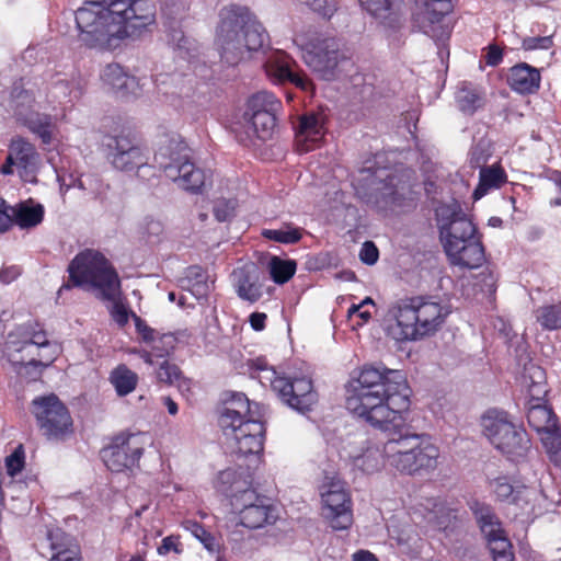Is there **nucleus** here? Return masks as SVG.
<instances>
[{"label": "nucleus", "mask_w": 561, "mask_h": 561, "mask_svg": "<svg viewBox=\"0 0 561 561\" xmlns=\"http://www.w3.org/2000/svg\"><path fill=\"white\" fill-rule=\"evenodd\" d=\"M32 405L39 428L48 438L60 439L72 432L70 413L57 396L37 397Z\"/></svg>", "instance_id": "obj_16"}, {"label": "nucleus", "mask_w": 561, "mask_h": 561, "mask_svg": "<svg viewBox=\"0 0 561 561\" xmlns=\"http://www.w3.org/2000/svg\"><path fill=\"white\" fill-rule=\"evenodd\" d=\"M352 466L366 474H371L381 470L386 463L383 458V446L366 445L358 450L350 454Z\"/></svg>", "instance_id": "obj_32"}, {"label": "nucleus", "mask_w": 561, "mask_h": 561, "mask_svg": "<svg viewBox=\"0 0 561 561\" xmlns=\"http://www.w3.org/2000/svg\"><path fill=\"white\" fill-rule=\"evenodd\" d=\"M125 352L129 355H136L138 357H140L146 364L148 365H153V360H152V354L151 352L148 350V346L147 347H128L125 350Z\"/></svg>", "instance_id": "obj_57"}, {"label": "nucleus", "mask_w": 561, "mask_h": 561, "mask_svg": "<svg viewBox=\"0 0 561 561\" xmlns=\"http://www.w3.org/2000/svg\"><path fill=\"white\" fill-rule=\"evenodd\" d=\"M47 540L53 551L50 561H81L79 546L76 540L61 529L48 530Z\"/></svg>", "instance_id": "obj_31"}, {"label": "nucleus", "mask_w": 561, "mask_h": 561, "mask_svg": "<svg viewBox=\"0 0 561 561\" xmlns=\"http://www.w3.org/2000/svg\"><path fill=\"white\" fill-rule=\"evenodd\" d=\"M522 385L527 392V420L529 425L539 434L557 426V419L550 407L545 402L548 393L545 370L529 363L525 366Z\"/></svg>", "instance_id": "obj_10"}, {"label": "nucleus", "mask_w": 561, "mask_h": 561, "mask_svg": "<svg viewBox=\"0 0 561 561\" xmlns=\"http://www.w3.org/2000/svg\"><path fill=\"white\" fill-rule=\"evenodd\" d=\"M455 0H414L412 26L437 43L449 37L444 19L454 9Z\"/></svg>", "instance_id": "obj_15"}, {"label": "nucleus", "mask_w": 561, "mask_h": 561, "mask_svg": "<svg viewBox=\"0 0 561 561\" xmlns=\"http://www.w3.org/2000/svg\"><path fill=\"white\" fill-rule=\"evenodd\" d=\"M346 409L371 426L391 435L383 443L386 463L400 473L431 472L438 466L439 449L424 435L402 433L410 408V389L400 370L365 365L346 390Z\"/></svg>", "instance_id": "obj_1"}, {"label": "nucleus", "mask_w": 561, "mask_h": 561, "mask_svg": "<svg viewBox=\"0 0 561 561\" xmlns=\"http://www.w3.org/2000/svg\"><path fill=\"white\" fill-rule=\"evenodd\" d=\"M386 180L387 183L385 184L382 196L389 199L393 205L403 206L401 198L404 197L405 194L411 195V186L394 174L388 175Z\"/></svg>", "instance_id": "obj_40"}, {"label": "nucleus", "mask_w": 561, "mask_h": 561, "mask_svg": "<svg viewBox=\"0 0 561 561\" xmlns=\"http://www.w3.org/2000/svg\"><path fill=\"white\" fill-rule=\"evenodd\" d=\"M68 272L75 285L95 290L102 299H114L117 296L121 284L118 275L98 251L85 250L77 254Z\"/></svg>", "instance_id": "obj_6"}, {"label": "nucleus", "mask_w": 561, "mask_h": 561, "mask_svg": "<svg viewBox=\"0 0 561 561\" xmlns=\"http://www.w3.org/2000/svg\"><path fill=\"white\" fill-rule=\"evenodd\" d=\"M263 416L257 403L252 405L243 393L234 394L219 417L227 448L242 456L260 454L265 437Z\"/></svg>", "instance_id": "obj_5"}, {"label": "nucleus", "mask_w": 561, "mask_h": 561, "mask_svg": "<svg viewBox=\"0 0 561 561\" xmlns=\"http://www.w3.org/2000/svg\"><path fill=\"white\" fill-rule=\"evenodd\" d=\"M503 53L497 46H490L485 56L489 66H496L502 61Z\"/></svg>", "instance_id": "obj_61"}, {"label": "nucleus", "mask_w": 561, "mask_h": 561, "mask_svg": "<svg viewBox=\"0 0 561 561\" xmlns=\"http://www.w3.org/2000/svg\"><path fill=\"white\" fill-rule=\"evenodd\" d=\"M217 486L221 492H231V497L236 493L243 491L245 488H250L248 482L241 479V474L231 468L222 470L218 473Z\"/></svg>", "instance_id": "obj_41"}, {"label": "nucleus", "mask_w": 561, "mask_h": 561, "mask_svg": "<svg viewBox=\"0 0 561 561\" xmlns=\"http://www.w3.org/2000/svg\"><path fill=\"white\" fill-rule=\"evenodd\" d=\"M237 202L233 198H217L214 205V215L218 221H227L234 216Z\"/></svg>", "instance_id": "obj_49"}, {"label": "nucleus", "mask_w": 561, "mask_h": 561, "mask_svg": "<svg viewBox=\"0 0 561 561\" xmlns=\"http://www.w3.org/2000/svg\"><path fill=\"white\" fill-rule=\"evenodd\" d=\"M378 255H379L378 249L376 248V245L373 242L366 241L362 245V249L359 252V257L365 264H368V265L375 264L378 260Z\"/></svg>", "instance_id": "obj_55"}, {"label": "nucleus", "mask_w": 561, "mask_h": 561, "mask_svg": "<svg viewBox=\"0 0 561 561\" xmlns=\"http://www.w3.org/2000/svg\"><path fill=\"white\" fill-rule=\"evenodd\" d=\"M294 43L300 49L305 65L320 78L330 80L343 59L339 43L333 37L298 35Z\"/></svg>", "instance_id": "obj_12"}, {"label": "nucleus", "mask_w": 561, "mask_h": 561, "mask_svg": "<svg viewBox=\"0 0 561 561\" xmlns=\"http://www.w3.org/2000/svg\"><path fill=\"white\" fill-rule=\"evenodd\" d=\"M456 102L461 112L472 114L483 106L484 92L471 83L462 82L456 92Z\"/></svg>", "instance_id": "obj_35"}, {"label": "nucleus", "mask_w": 561, "mask_h": 561, "mask_svg": "<svg viewBox=\"0 0 561 561\" xmlns=\"http://www.w3.org/2000/svg\"><path fill=\"white\" fill-rule=\"evenodd\" d=\"M445 253L451 265L462 268H478L484 262V249L477 236L467 239L459 245L449 243Z\"/></svg>", "instance_id": "obj_27"}, {"label": "nucleus", "mask_w": 561, "mask_h": 561, "mask_svg": "<svg viewBox=\"0 0 561 561\" xmlns=\"http://www.w3.org/2000/svg\"><path fill=\"white\" fill-rule=\"evenodd\" d=\"M174 386L178 387V389L180 390V392L182 393V396L186 397V398H190L192 396V390H193V381L186 377H183L182 375L180 376V378L175 381Z\"/></svg>", "instance_id": "obj_60"}, {"label": "nucleus", "mask_w": 561, "mask_h": 561, "mask_svg": "<svg viewBox=\"0 0 561 561\" xmlns=\"http://www.w3.org/2000/svg\"><path fill=\"white\" fill-rule=\"evenodd\" d=\"M232 283L238 296L243 300L255 302L262 297L260 273L253 264L236 268L232 272Z\"/></svg>", "instance_id": "obj_29"}, {"label": "nucleus", "mask_w": 561, "mask_h": 561, "mask_svg": "<svg viewBox=\"0 0 561 561\" xmlns=\"http://www.w3.org/2000/svg\"><path fill=\"white\" fill-rule=\"evenodd\" d=\"M445 511L443 504H434V508L427 513L426 519L430 523H434L437 527L443 528L447 525L444 515Z\"/></svg>", "instance_id": "obj_56"}, {"label": "nucleus", "mask_w": 561, "mask_h": 561, "mask_svg": "<svg viewBox=\"0 0 561 561\" xmlns=\"http://www.w3.org/2000/svg\"><path fill=\"white\" fill-rule=\"evenodd\" d=\"M506 82L518 94H534L540 88L541 75L539 69L520 62L510 68Z\"/></svg>", "instance_id": "obj_28"}, {"label": "nucleus", "mask_w": 561, "mask_h": 561, "mask_svg": "<svg viewBox=\"0 0 561 561\" xmlns=\"http://www.w3.org/2000/svg\"><path fill=\"white\" fill-rule=\"evenodd\" d=\"M266 75L276 82H290L302 91H312L313 84L309 78L300 71H297V62L285 51L277 50L266 60Z\"/></svg>", "instance_id": "obj_22"}, {"label": "nucleus", "mask_w": 561, "mask_h": 561, "mask_svg": "<svg viewBox=\"0 0 561 561\" xmlns=\"http://www.w3.org/2000/svg\"><path fill=\"white\" fill-rule=\"evenodd\" d=\"M353 561H379L374 553L368 550H359L352 556Z\"/></svg>", "instance_id": "obj_64"}, {"label": "nucleus", "mask_w": 561, "mask_h": 561, "mask_svg": "<svg viewBox=\"0 0 561 561\" xmlns=\"http://www.w3.org/2000/svg\"><path fill=\"white\" fill-rule=\"evenodd\" d=\"M253 367L256 374L255 378L263 386H270L279 399L291 409L306 413L317 403L318 394L309 377L280 376L263 358H256L253 362Z\"/></svg>", "instance_id": "obj_7"}, {"label": "nucleus", "mask_w": 561, "mask_h": 561, "mask_svg": "<svg viewBox=\"0 0 561 561\" xmlns=\"http://www.w3.org/2000/svg\"><path fill=\"white\" fill-rule=\"evenodd\" d=\"M483 435L503 455L512 460L526 457L530 439L522 425L515 424L505 412L488 411L481 421Z\"/></svg>", "instance_id": "obj_8"}, {"label": "nucleus", "mask_w": 561, "mask_h": 561, "mask_svg": "<svg viewBox=\"0 0 561 561\" xmlns=\"http://www.w3.org/2000/svg\"><path fill=\"white\" fill-rule=\"evenodd\" d=\"M491 490L499 500L518 503L522 499L529 500L536 494L534 489L525 485H513L506 477H499L491 482Z\"/></svg>", "instance_id": "obj_33"}, {"label": "nucleus", "mask_w": 561, "mask_h": 561, "mask_svg": "<svg viewBox=\"0 0 561 561\" xmlns=\"http://www.w3.org/2000/svg\"><path fill=\"white\" fill-rule=\"evenodd\" d=\"M540 439L550 460L556 465H561V433L558 427L541 433Z\"/></svg>", "instance_id": "obj_44"}, {"label": "nucleus", "mask_w": 561, "mask_h": 561, "mask_svg": "<svg viewBox=\"0 0 561 561\" xmlns=\"http://www.w3.org/2000/svg\"><path fill=\"white\" fill-rule=\"evenodd\" d=\"M472 510L480 529L486 538L493 560L514 561L512 545L493 511L489 506L478 503L472 506Z\"/></svg>", "instance_id": "obj_20"}, {"label": "nucleus", "mask_w": 561, "mask_h": 561, "mask_svg": "<svg viewBox=\"0 0 561 561\" xmlns=\"http://www.w3.org/2000/svg\"><path fill=\"white\" fill-rule=\"evenodd\" d=\"M108 159L114 168L122 171H133L147 164V158L140 147L126 136L108 139L106 144Z\"/></svg>", "instance_id": "obj_23"}, {"label": "nucleus", "mask_w": 561, "mask_h": 561, "mask_svg": "<svg viewBox=\"0 0 561 561\" xmlns=\"http://www.w3.org/2000/svg\"><path fill=\"white\" fill-rule=\"evenodd\" d=\"M233 510L239 514L240 523L250 529H257L275 523L276 508L270 500L256 493L251 488L236 493L231 499Z\"/></svg>", "instance_id": "obj_17"}, {"label": "nucleus", "mask_w": 561, "mask_h": 561, "mask_svg": "<svg viewBox=\"0 0 561 561\" xmlns=\"http://www.w3.org/2000/svg\"><path fill=\"white\" fill-rule=\"evenodd\" d=\"M156 161L165 176L190 192H199L207 182L206 173L190 161L188 148L179 138H171L156 153Z\"/></svg>", "instance_id": "obj_9"}, {"label": "nucleus", "mask_w": 561, "mask_h": 561, "mask_svg": "<svg viewBox=\"0 0 561 561\" xmlns=\"http://www.w3.org/2000/svg\"><path fill=\"white\" fill-rule=\"evenodd\" d=\"M157 552L159 556H167L170 552L181 554L183 552V545L180 536L171 535L162 539L161 545L158 547Z\"/></svg>", "instance_id": "obj_53"}, {"label": "nucleus", "mask_w": 561, "mask_h": 561, "mask_svg": "<svg viewBox=\"0 0 561 561\" xmlns=\"http://www.w3.org/2000/svg\"><path fill=\"white\" fill-rule=\"evenodd\" d=\"M506 182V174L499 165H490L480 170V179L473 192L474 199H480L491 190L501 187Z\"/></svg>", "instance_id": "obj_36"}, {"label": "nucleus", "mask_w": 561, "mask_h": 561, "mask_svg": "<svg viewBox=\"0 0 561 561\" xmlns=\"http://www.w3.org/2000/svg\"><path fill=\"white\" fill-rule=\"evenodd\" d=\"M298 3L308 7L311 11L323 18H331L336 10L334 0H297Z\"/></svg>", "instance_id": "obj_50"}, {"label": "nucleus", "mask_w": 561, "mask_h": 561, "mask_svg": "<svg viewBox=\"0 0 561 561\" xmlns=\"http://www.w3.org/2000/svg\"><path fill=\"white\" fill-rule=\"evenodd\" d=\"M38 165V154L32 144L23 139H14L9 146L2 174L16 172L25 182H33Z\"/></svg>", "instance_id": "obj_21"}, {"label": "nucleus", "mask_w": 561, "mask_h": 561, "mask_svg": "<svg viewBox=\"0 0 561 561\" xmlns=\"http://www.w3.org/2000/svg\"><path fill=\"white\" fill-rule=\"evenodd\" d=\"M449 313L448 306L431 298L401 299L389 307L386 330L398 342L420 341L435 334Z\"/></svg>", "instance_id": "obj_3"}, {"label": "nucleus", "mask_w": 561, "mask_h": 561, "mask_svg": "<svg viewBox=\"0 0 561 561\" xmlns=\"http://www.w3.org/2000/svg\"><path fill=\"white\" fill-rule=\"evenodd\" d=\"M101 80L105 88L123 95H138L141 90L139 80L126 73L117 64L106 65L102 69Z\"/></svg>", "instance_id": "obj_30"}, {"label": "nucleus", "mask_w": 561, "mask_h": 561, "mask_svg": "<svg viewBox=\"0 0 561 561\" xmlns=\"http://www.w3.org/2000/svg\"><path fill=\"white\" fill-rule=\"evenodd\" d=\"M304 230L293 225H284L279 229H264L262 236L279 243L293 244L302 238Z\"/></svg>", "instance_id": "obj_43"}, {"label": "nucleus", "mask_w": 561, "mask_h": 561, "mask_svg": "<svg viewBox=\"0 0 561 561\" xmlns=\"http://www.w3.org/2000/svg\"><path fill=\"white\" fill-rule=\"evenodd\" d=\"M22 116V112H19ZM28 129L36 134L45 145H49L55 139L56 127L53 125L50 117L38 113H31L26 117H21Z\"/></svg>", "instance_id": "obj_38"}, {"label": "nucleus", "mask_w": 561, "mask_h": 561, "mask_svg": "<svg viewBox=\"0 0 561 561\" xmlns=\"http://www.w3.org/2000/svg\"><path fill=\"white\" fill-rule=\"evenodd\" d=\"M360 5L376 19H386L400 0H358Z\"/></svg>", "instance_id": "obj_47"}, {"label": "nucleus", "mask_w": 561, "mask_h": 561, "mask_svg": "<svg viewBox=\"0 0 561 561\" xmlns=\"http://www.w3.org/2000/svg\"><path fill=\"white\" fill-rule=\"evenodd\" d=\"M321 514L334 530H346L353 524V503L346 483L327 476L319 486Z\"/></svg>", "instance_id": "obj_13"}, {"label": "nucleus", "mask_w": 561, "mask_h": 561, "mask_svg": "<svg viewBox=\"0 0 561 561\" xmlns=\"http://www.w3.org/2000/svg\"><path fill=\"white\" fill-rule=\"evenodd\" d=\"M214 282L208 280V276L199 266H191L186 271V276L181 280V287L190 291L196 299H203L208 296Z\"/></svg>", "instance_id": "obj_34"}, {"label": "nucleus", "mask_w": 561, "mask_h": 561, "mask_svg": "<svg viewBox=\"0 0 561 561\" xmlns=\"http://www.w3.org/2000/svg\"><path fill=\"white\" fill-rule=\"evenodd\" d=\"M7 352L9 360L14 365L18 375L22 378L32 381L37 380L46 369L36 360V357H26L24 353Z\"/></svg>", "instance_id": "obj_37"}, {"label": "nucleus", "mask_w": 561, "mask_h": 561, "mask_svg": "<svg viewBox=\"0 0 561 561\" xmlns=\"http://www.w3.org/2000/svg\"><path fill=\"white\" fill-rule=\"evenodd\" d=\"M5 348L14 353H24L26 357H36L45 368L49 367L61 352L59 344L49 341L46 332L35 322L24 323L10 331Z\"/></svg>", "instance_id": "obj_11"}, {"label": "nucleus", "mask_w": 561, "mask_h": 561, "mask_svg": "<svg viewBox=\"0 0 561 561\" xmlns=\"http://www.w3.org/2000/svg\"><path fill=\"white\" fill-rule=\"evenodd\" d=\"M325 115L310 112L301 116L296 131L298 151L308 152L316 148L325 134Z\"/></svg>", "instance_id": "obj_25"}, {"label": "nucleus", "mask_w": 561, "mask_h": 561, "mask_svg": "<svg viewBox=\"0 0 561 561\" xmlns=\"http://www.w3.org/2000/svg\"><path fill=\"white\" fill-rule=\"evenodd\" d=\"M181 375L180 368L168 360H164L157 370L158 379L169 385H174Z\"/></svg>", "instance_id": "obj_52"}, {"label": "nucleus", "mask_w": 561, "mask_h": 561, "mask_svg": "<svg viewBox=\"0 0 561 561\" xmlns=\"http://www.w3.org/2000/svg\"><path fill=\"white\" fill-rule=\"evenodd\" d=\"M110 382L119 397H125L136 389L138 375L126 365L121 364L111 371Z\"/></svg>", "instance_id": "obj_39"}, {"label": "nucleus", "mask_w": 561, "mask_h": 561, "mask_svg": "<svg viewBox=\"0 0 561 561\" xmlns=\"http://www.w3.org/2000/svg\"><path fill=\"white\" fill-rule=\"evenodd\" d=\"M536 319L546 330L561 328V304L543 306L536 310Z\"/></svg>", "instance_id": "obj_45"}, {"label": "nucleus", "mask_w": 561, "mask_h": 561, "mask_svg": "<svg viewBox=\"0 0 561 561\" xmlns=\"http://www.w3.org/2000/svg\"><path fill=\"white\" fill-rule=\"evenodd\" d=\"M267 42L265 28L248 8L232 4L221 10L217 45L226 64L238 65Z\"/></svg>", "instance_id": "obj_4"}, {"label": "nucleus", "mask_w": 561, "mask_h": 561, "mask_svg": "<svg viewBox=\"0 0 561 561\" xmlns=\"http://www.w3.org/2000/svg\"><path fill=\"white\" fill-rule=\"evenodd\" d=\"M547 178L549 181H551L554 184L557 192L560 194L559 197L550 201V205L551 206H561V172L550 171L548 173Z\"/></svg>", "instance_id": "obj_58"}, {"label": "nucleus", "mask_w": 561, "mask_h": 561, "mask_svg": "<svg viewBox=\"0 0 561 561\" xmlns=\"http://www.w3.org/2000/svg\"><path fill=\"white\" fill-rule=\"evenodd\" d=\"M150 443L146 433H122L103 448L101 457L105 466L113 472H123L136 467Z\"/></svg>", "instance_id": "obj_14"}, {"label": "nucleus", "mask_w": 561, "mask_h": 561, "mask_svg": "<svg viewBox=\"0 0 561 561\" xmlns=\"http://www.w3.org/2000/svg\"><path fill=\"white\" fill-rule=\"evenodd\" d=\"M45 208L42 204L27 199L9 206L2 199V216L20 229L28 230L42 224Z\"/></svg>", "instance_id": "obj_26"}, {"label": "nucleus", "mask_w": 561, "mask_h": 561, "mask_svg": "<svg viewBox=\"0 0 561 561\" xmlns=\"http://www.w3.org/2000/svg\"><path fill=\"white\" fill-rule=\"evenodd\" d=\"M12 96L14 99V102L16 103V106H24V105H31L33 101L32 94L26 90H19V88H15L12 92Z\"/></svg>", "instance_id": "obj_59"}, {"label": "nucleus", "mask_w": 561, "mask_h": 561, "mask_svg": "<svg viewBox=\"0 0 561 561\" xmlns=\"http://www.w3.org/2000/svg\"><path fill=\"white\" fill-rule=\"evenodd\" d=\"M7 473L12 479L20 478L25 468V450L22 444L15 446L5 457Z\"/></svg>", "instance_id": "obj_46"}, {"label": "nucleus", "mask_w": 561, "mask_h": 561, "mask_svg": "<svg viewBox=\"0 0 561 561\" xmlns=\"http://www.w3.org/2000/svg\"><path fill=\"white\" fill-rule=\"evenodd\" d=\"M279 107L280 102L267 91L257 92L249 99L244 118L259 139L272 137L276 127L275 114Z\"/></svg>", "instance_id": "obj_19"}, {"label": "nucleus", "mask_w": 561, "mask_h": 561, "mask_svg": "<svg viewBox=\"0 0 561 561\" xmlns=\"http://www.w3.org/2000/svg\"><path fill=\"white\" fill-rule=\"evenodd\" d=\"M75 18L81 45L112 51L156 23V5L150 0L88 1Z\"/></svg>", "instance_id": "obj_2"}, {"label": "nucleus", "mask_w": 561, "mask_h": 561, "mask_svg": "<svg viewBox=\"0 0 561 561\" xmlns=\"http://www.w3.org/2000/svg\"><path fill=\"white\" fill-rule=\"evenodd\" d=\"M296 267L294 260H283L278 256H273L268 262L271 277L276 284L288 282L294 276Z\"/></svg>", "instance_id": "obj_42"}, {"label": "nucleus", "mask_w": 561, "mask_h": 561, "mask_svg": "<svg viewBox=\"0 0 561 561\" xmlns=\"http://www.w3.org/2000/svg\"><path fill=\"white\" fill-rule=\"evenodd\" d=\"M122 290L121 284H118V293L114 299H107L112 302L111 316L114 321L119 325L124 327L128 322L129 313L125 305L122 302Z\"/></svg>", "instance_id": "obj_51"}, {"label": "nucleus", "mask_w": 561, "mask_h": 561, "mask_svg": "<svg viewBox=\"0 0 561 561\" xmlns=\"http://www.w3.org/2000/svg\"><path fill=\"white\" fill-rule=\"evenodd\" d=\"M266 318L263 312H253L249 318L251 328L255 331H262L265 328Z\"/></svg>", "instance_id": "obj_63"}, {"label": "nucleus", "mask_w": 561, "mask_h": 561, "mask_svg": "<svg viewBox=\"0 0 561 561\" xmlns=\"http://www.w3.org/2000/svg\"><path fill=\"white\" fill-rule=\"evenodd\" d=\"M437 224L444 250L449 243L459 245L467 239L476 237V227L462 211L457 202L443 204L436 208Z\"/></svg>", "instance_id": "obj_18"}, {"label": "nucleus", "mask_w": 561, "mask_h": 561, "mask_svg": "<svg viewBox=\"0 0 561 561\" xmlns=\"http://www.w3.org/2000/svg\"><path fill=\"white\" fill-rule=\"evenodd\" d=\"M551 46V36L526 37L522 42V47L525 50L549 49Z\"/></svg>", "instance_id": "obj_54"}, {"label": "nucleus", "mask_w": 561, "mask_h": 561, "mask_svg": "<svg viewBox=\"0 0 561 561\" xmlns=\"http://www.w3.org/2000/svg\"><path fill=\"white\" fill-rule=\"evenodd\" d=\"M182 527L198 539L207 550H214L215 538L201 524L192 519H186L182 523Z\"/></svg>", "instance_id": "obj_48"}, {"label": "nucleus", "mask_w": 561, "mask_h": 561, "mask_svg": "<svg viewBox=\"0 0 561 561\" xmlns=\"http://www.w3.org/2000/svg\"><path fill=\"white\" fill-rule=\"evenodd\" d=\"M21 274V268L16 265L2 267V283H11L16 279Z\"/></svg>", "instance_id": "obj_62"}, {"label": "nucleus", "mask_w": 561, "mask_h": 561, "mask_svg": "<svg viewBox=\"0 0 561 561\" xmlns=\"http://www.w3.org/2000/svg\"><path fill=\"white\" fill-rule=\"evenodd\" d=\"M135 327L141 342H144L152 354V360L168 357L176 347L178 339L172 333H159L137 314L133 313Z\"/></svg>", "instance_id": "obj_24"}]
</instances>
